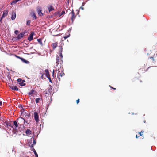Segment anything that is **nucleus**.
Here are the masks:
<instances>
[{
	"mask_svg": "<svg viewBox=\"0 0 157 157\" xmlns=\"http://www.w3.org/2000/svg\"><path fill=\"white\" fill-rule=\"evenodd\" d=\"M25 133L27 136L32 134L31 131L29 129H27L25 131Z\"/></svg>",
	"mask_w": 157,
	"mask_h": 157,
	"instance_id": "nucleus-17",
	"label": "nucleus"
},
{
	"mask_svg": "<svg viewBox=\"0 0 157 157\" xmlns=\"http://www.w3.org/2000/svg\"><path fill=\"white\" fill-rule=\"evenodd\" d=\"M59 13V11H57L54 12L52 14L53 17H56L57 16Z\"/></svg>",
	"mask_w": 157,
	"mask_h": 157,
	"instance_id": "nucleus-29",
	"label": "nucleus"
},
{
	"mask_svg": "<svg viewBox=\"0 0 157 157\" xmlns=\"http://www.w3.org/2000/svg\"><path fill=\"white\" fill-rule=\"evenodd\" d=\"M144 132V131H141L140 132L138 133L140 135V136H141L143 135V134H142Z\"/></svg>",
	"mask_w": 157,
	"mask_h": 157,
	"instance_id": "nucleus-50",
	"label": "nucleus"
},
{
	"mask_svg": "<svg viewBox=\"0 0 157 157\" xmlns=\"http://www.w3.org/2000/svg\"><path fill=\"white\" fill-rule=\"evenodd\" d=\"M63 63V59H61L60 60V68H61V67H63V65H62Z\"/></svg>",
	"mask_w": 157,
	"mask_h": 157,
	"instance_id": "nucleus-38",
	"label": "nucleus"
},
{
	"mask_svg": "<svg viewBox=\"0 0 157 157\" xmlns=\"http://www.w3.org/2000/svg\"><path fill=\"white\" fill-rule=\"evenodd\" d=\"M30 15L32 17L33 20H35L37 19L35 12L33 10H31L30 13Z\"/></svg>",
	"mask_w": 157,
	"mask_h": 157,
	"instance_id": "nucleus-1",
	"label": "nucleus"
},
{
	"mask_svg": "<svg viewBox=\"0 0 157 157\" xmlns=\"http://www.w3.org/2000/svg\"><path fill=\"white\" fill-rule=\"evenodd\" d=\"M8 10L7 9H6L2 11V14L1 16V17L2 18H4L6 17L8 15Z\"/></svg>",
	"mask_w": 157,
	"mask_h": 157,
	"instance_id": "nucleus-8",
	"label": "nucleus"
},
{
	"mask_svg": "<svg viewBox=\"0 0 157 157\" xmlns=\"http://www.w3.org/2000/svg\"><path fill=\"white\" fill-rule=\"evenodd\" d=\"M57 42L52 43V44L53 50H55L56 48L58 46Z\"/></svg>",
	"mask_w": 157,
	"mask_h": 157,
	"instance_id": "nucleus-16",
	"label": "nucleus"
},
{
	"mask_svg": "<svg viewBox=\"0 0 157 157\" xmlns=\"http://www.w3.org/2000/svg\"><path fill=\"white\" fill-rule=\"evenodd\" d=\"M45 72L44 75L46 77L48 78L50 77V74L49 72V70L48 69H46L44 70Z\"/></svg>",
	"mask_w": 157,
	"mask_h": 157,
	"instance_id": "nucleus-12",
	"label": "nucleus"
},
{
	"mask_svg": "<svg viewBox=\"0 0 157 157\" xmlns=\"http://www.w3.org/2000/svg\"><path fill=\"white\" fill-rule=\"evenodd\" d=\"M24 115H25V117H28V119H29V117L31 116V115L30 114H28L27 113L26 114Z\"/></svg>",
	"mask_w": 157,
	"mask_h": 157,
	"instance_id": "nucleus-37",
	"label": "nucleus"
},
{
	"mask_svg": "<svg viewBox=\"0 0 157 157\" xmlns=\"http://www.w3.org/2000/svg\"><path fill=\"white\" fill-rule=\"evenodd\" d=\"M56 62H57V63H58V62L59 63V57L57 55H56Z\"/></svg>",
	"mask_w": 157,
	"mask_h": 157,
	"instance_id": "nucleus-34",
	"label": "nucleus"
},
{
	"mask_svg": "<svg viewBox=\"0 0 157 157\" xmlns=\"http://www.w3.org/2000/svg\"><path fill=\"white\" fill-rule=\"evenodd\" d=\"M22 38L20 35L19 34L17 37H15L16 42L20 40Z\"/></svg>",
	"mask_w": 157,
	"mask_h": 157,
	"instance_id": "nucleus-21",
	"label": "nucleus"
},
{
	"mask_svg": "<svg viewBox=\"0 0 157 157\" xmlns=\"http://www.w3.org/2000/svg\"><path fill=\"white\" fill-rule=\"evenodd\" d=\"M32 129L33 130H34L35 131H36L37 128V127H35L34 126L32 128Z\"/></svg>",
	"mask_w": 157,
	"mask_h": 157,
	"instance_id": "nucleus-59",
	"label": "nucleus"
},
{
	"mask_svg": "<svg viewBox=\"0 0 157 157\" xmlns=\"http://www.w3.org/2000/svg\"><path fill=\"white\" fill-rule=\"evenodd\" d=\"M69 0H67V1L66 2V6H68L69 5Z\"/></svg>",
	"mask_w": 157,
	"mask_h": 157,
	"instance_id": "nucleus-60",
	"label": "nucleus"
},
{
	"mask_svg": "<svg viewBox=\"0 0 157 157\" xmlns=\"http://www.w3.org/2000/svg\"><path fill=\"white\" fill-rule=\"evenodd\" d=\"M16 17V12L13 11L10 18L11 20H14L15 19Z\"/></svg>",
	"mask_w": 157,
	"mask_h": 157,
	"instance_id": "nucleus-11",
	"label": "nucleus"
},
{
	"mask_svg": "<svg viewBox=\"0 0 157 157\" xmlns=\"http://www.w3.org/2000/svg\"><path fill=\"white\" fill-rule=\"evenodd\" d=\"M23 53H24V54H25V55H31V54H34L35 53V52H31L30 53H24V52H23Z\"/></svg>",
	"mask_w": 157,
	"mask_h": 157,
	"instance_id": "nucleus-49",
	"label": "nucleus"
},
{
	"mask_svg": "<svg viewBox=\"0 0 157 157\" xmlns=\"http://www.w3.org/2000/svg\"><path fill=\"white\" fill-rule=\"evenodd\" d=\"M76 11H77V13L76 14V15H78L79 17H80V15H79V13H80V10H78L77 9L76 10Z\"/></svg>",
	"mask_w": 157,
	"mask_h": 157,
	"instance_id": "nucleus-39",
	"label": "nucleus"
},
{
	"mask_svg": "<svg viewBox=\"0 0 157 157\" xmlns=\"http://www.w3.org/2000/svg\"><path fill=\"white\" fill-rule=\"evenodd\" d=\"M52 17H53L52 15H47L46 17V19H49L50 18H52Z\"/></svg>",
	"mask_w": 157,
	"mask_h": 157,
	"instance_id": "nucleus-41",
	"label": "nucleus"
},
{
	"mask_svg": "<svg viewBox=\"0 0 157 157\" xmlns=\"http://www.w3.org/2000/svg\"><path fill=\"white\" fill-rule=\"evenodd\" d=\"M17 134L20 135L21 133V132L20 130H18L17 129Z\"/></svg>",
	"mask_w": 157,
	"mask_h": 157,
	"instance_id": "nucleus-47",
	"label": "nucleus"
},
{
	"mask_svg": "<svg viewBox=\"0 0 157 157\" xmlns=\"http://www.w3.org/2000/svg\"><path fill=\"white\" fill-rule=\"evenodd\" d=\"M35 90L34 89H33L31 90L28 93V94L29 96H30L32 94H34V92H35Z\"/></svg>",
	"mask_w": 157,
	"mask_h": 157,
	"instance_id": "nucleus-20",
	"label": "nucleus"
},
{
	"mask_svg": "<svg viewBox=\"0 0 157 157\" xmlns=\"http://www.w3.org/2000/svg\"><path fill=\"white\" fill-rule=\"evenodd\" d=\"M13 125L11 124V126L10 127H11L12 128L16 130H17V128L18 127V121L17 120V119L16 121H15L13 122Z\"/></svg>",
	"mask_w": 157,
	"mask_h": 157,
	"instance_id": "nucleus-2",
	"label": "nucleus"
},
{
	"mask_svg": "<svg viewBox=\"0 0 157 157\" xmlns=\"http://www.w3.org/2000/svg\"><path fill=\"white\" fill-rule=\"evenodd\" d=\"M59 47L60 48L59 49V53H62V52L63 51V48L62 46L61 45L60 46H59Z\"/></svg>",
	"mask_w": 157,
	"mask_h": 157,
	"instance_id": "nucleus-24",
	"label": "nucleus"
},
{
	"mask_svg": "<svg viewBox=\"0 0 157 157\" xmlns=\"http://www.w3.org/2000/svg\"><path fill=\"white\" fill-rule=\"evenodd\" d=\"M18 107L20 108V109H21L22 110H24V108H23V104H19L18 105Z\"/></svg>",
	"mask_w": 157,
	"mask_h": 157,
	"instance_id": "nucleus-28",
	"label": "nucleus"
},
{
	"mask_svg": "<svg viewBox=\"0 0 157 157\" xmlns=\"http://www.w3.org/2000/svg\"><path fill=\"white\" fill-rule=\"evenodd\" d=\"M22 80V79L21 78H18V79H17V82L18 84L20 83L21 82Z\"/></svg>",
	"mask_w": 157,
	"mask_h": 157,
	"instance_id": "nucleus-43",
	"label": "nucleus"
},
{
	"mask_svg": "<svg viewBox=\"0 0 157 157\" xmlns=\"http://www.w3.org/2000/svg\"><path fill=\"white\" fill-rule=\"evenodd\" d=\"M21 61L22 62L26 64H29L30 63V62L28 60L25 59L23 57L21 59Z\"/></svg>",
	"mask_w": 157,
	"mask_h": 157,
	"instance_id": "nucleus-15",
	"label": "nucleus"
},
{
	"mask_svg": "<svg viewBox=\"0 0 157 157\" xmlns=\"http://www.w3.org/2000/svg\"><path fill=\"white\" fill-rule=\"evenodd\" d=\"M61 13L62 14V15L64 14H65V11L63 10L62 11Z\"/></svg>",
	"mask_w": 157,
	"mask_h": 157,
	"instance_id": "nucleus-61",
	"label": "nucleus"
},
{
	"mask_svg": "<svg viewBox=\"0 0 157 157\" xmlns=\"http://www.w3.org/2000/svg\"><path fill=\"white\" fill-rule=\"evenodd\" d=\"M70 35H71L70 33H68V35H66L65 36H64L63 37V38H64V40H62L61 41H63L64 40H66L68 38L70 37Z\"/></svg>",
	"mask_w": 157,
	"mask_h": 157,
	"instance_id": "nucleus-25",
	"label": "nucleus"
},
{
	"mask_svg": "<svg viewBox=\"0 0 157 157\" xmlns=\"http://www.w3.org/2000/svg\"><path fill=\"white\" fill-rule=\"evenodd\" d=\"M37 41L38 43L40 44L41 46H43V44L42 42V40L41 39L38 38L37 39Z\"/></svg>",
	"mask_w": 157,
	"mask_h": 157,
	"instance_id": "nucleus-23",
	"label": "nucleus"
},
{
	"mask_svg": "<svg viewBox=\"0 0 157 157\" xmlns=\"http://www.w3.org/2000/svg\"><path fill=\"white\" fill-rule=\"evenodd\" d=\"M47 8L49 13H50L51 11L54 10L53 7L51 5H48L47 6Z\"/></svg>",
	"mask_w": 157,
	"mask_h": 157,
	"instance_id": "nucleus-14",
	"label": "nucleus"
},
{
	"mask_svg": "<svg viewBox=\"0 0 157 157\" xmlns=\"http://www.w3.org/2000/svg\"><path fill=\"white\" fill-rule=\"evenodd\" d=\"M20 117L18 118L17 119V121H18V119L20 118V119H21L23 120H24L25 119L22 117H21V115H20Z\"/></svg>",
	"mask_w": 157,
	"mask_h": 157,
	"instance_id": "nucleus-56",
	"label": "nucleus"
},
{
	"mask_svg": "<svg viewBox=\"0 0 157 157\" xmlns=\"http://www.w3.org/2000/svg\"><path fill=\"white\" fill-rule=\"evenodd\" d=\"M33 153H34V154L35 155V157H38V154L37 153L36 151H35V152H34Z\"/></svg>",
	"mask_w": 157,
	"mask_h": 157,
	"instance_id": "nucleus-52",
	"label": "nucleus"
},
{
	"mask_svg": "<svg viewBox=\"0 0 157 157\" xmlns=\"http://www.w3.org/2000/svg\"><path fill=\"white\" fill-rule=\"evenodd\" d=\"M33 144H33L34 145H35L36 143V140L34 139V138L33 139Z\"/></svg>",
	"mask_w": 157,
	"mask_h": 157,
	"instance_id": "nucleus-35",
	"label": "nucleus"
},
{
	"mask_svg": "<svg viewBox=\"0 0 157 157\" xmlns=\"http://www.w3.org/2000/svg\"><path fill=\"white\" fill-rule=\"evenodd\" d=\"M72 27H70L68 30H67V32L66 33V34H67V33H70V32L72 30Z\"/></svg>",
	"mask_w": 157,
	"mask_h": 157,
	"instance_id": "nucleus-45",
	"label": "nucleus"
},
{
	"mask_svg": "<svg viewBox=\"0 0 157 157\" xmlns=\"http://www.w3.org/2000/svg\"><path fill=\"white\" fill-rule=\"evenodd\" d=\"M69 14H72L71 17L70 18V19L72 21V22H71V24L72 25L73 23V22H74V20L75 19V18H76V15H75V13L74 12V10H73V9H72V11H71V12H70L69 13Z\"/></svg>",
	"mask_w": 157,
	"mask_h": 157,
	"instance_id": "nucleus-3",
	"label": "nucleus"
},
{
	"mask_svg": "<svg viewBox=\"0 0 157 157\" xmlns=\"http://www.w3.org/2000/svg\"><path fill=\"white\" fill-rule=\"evenodd\" d=\"M43 121H44V119H42L41 120V122L42 123V128H43V124H44V122H43Z\"/></svg>",
	"mask_w": 157,
	"mask_h": 157,
	"instance_id": "nucleus-57",
	"label": "nucleus"
},
{
	"mask_svg": "<svg viewBox=\"0 0 157 157\" xmlns=\"http://www.w3.org/2000/svg\"><path fill=\"white\" fill-rule=\"evenodd\" d=\"M9 87L13 90H15L16 91H19L20 90V89L17 88L15 86H9Z\"/></svg>",
	"mask_w": 157,
	"mask_h": 157,
	"instance_id": "nucleus-10",
	"label": "nucleus"
},
{
	"mask_svg": "<svg viewBox=\"0 0 157 157\" xmlns=\"http://www.w3.org/2000/svg\"><path fill=\"white\" fill-rule=\"evenodd\" d=\"M10 76H11L10 73V72H7V77H10Z\"/></svg>",
	"mask_w": 157,
	"mask_h": 157,
	"instance_id": "nucleus-63",
	"label": "nucleus"
},
{
	"mask_svg": "<svg viewBox=\"0 0 157 157\" xmlns=\"http://www.w3.org/2000/svg\"><path fill=\"white\" fill-rule=\"evenodd\" d=\"M42 99L41 98H38L35 99V102L36 103H38L39 102V101L40 100H42Z\"/></svg>",
	"mask_w": 157,
	"mask_h": 157,
	"instance_id": "nucleus-32",
	"label": "nucleus"
},
{
	"mask_svg": "<svg viewBox=\"0 0 157 157\" xmlns=\"http://www.w3.org/2000/svg\"><path fill=\"white\" fill-rule=\"evenodd\" d=\"M31 20H28L26 21V25L29 27L31 26L30 23L31 22Z\"/></svg>",
	"mask_w": 157,
	"mask_h": 157,
	"instance_id": "nucleus-22",
	"label": "nucleus"
},
{
	"mask_svg": "<svg viewBox=\"0 0 157 157\" xmlns=\"http://www.w3.org/2000/svg\"><path fill=\"white\" fill-rule=\"evenodd\" d=\"M28 145L31 149L34 148V146L32 144H28Z\"/></svg>",
	"mask_w": 157,
	"mask_h": 157,
	"instance_id": "nucleus-44",
	"label": "nucleus"
},
{
	"mask_svg": "<svg viewBox=\"0 0 157 157\" xmlns=\"http://www.w3.org/2000/svg\"><path fill=\"white\" fill-rule=\"evenodd\" d=\"M27 113V111L26 112H25L24 110H22V111L21 112V116L24 117V115L26 114Z\"/></svg>",
	"mask_w": 157,
	"mask_h": 157,
	"instance_id": "nucleus-30",
	"label": "nucleus"
},
{
	"mask_svg": "<svg viewBox=\"0 0 157 157\" xmlns=\"http://www.w3.org/2000/svg\"><path fill=\"white\" fill-rule=\"evenodd\" d=\"M3 18H2V17H0V25H1L2 23V19H3Z\"/></svg>",
	"mask_w": 157,
	"mask_h": 157,
	"instance_id": "nucleus-58",
	"label": "nucleus"
},
{
	"mask_svg": "<svg viewBox=\"0 0 157 157\" xmlns=\"http://www.w3.org/2000/svg\"><path fill=\"white\" fill-rule=\"evenodd\" d=\"M19 34L20 35L21 37L22 38L25 35V34L23 33L22 32H21Z\"/></svg>",
	"mask_w": 157,
	"mask_h": 157,
	"instance_id": "nucleus-40",
	"label": "nucleus"
},
{
	"mask_svg": "<svg viewBox=\"0 0 157 157\" xmlns=\"http://www.w3.org/2000/svg\"><path fill=\"white\" fill-rule=\"evenodd\" d=\"M14 56L17 58L18 59L21 60L22 58V57H20V56H18L16 54H14Z\"/></svg>",
	"mask_w": 157,
	"mask_h": 157,
	"instance_id": "nucleus-36",
	"label": "nucleus"
},
{
	"mask_svg": "<svg viewBox=\"0 0 157 157\" xmlns=\"http://www.w3.org/2000/svg\"><path fill=\"white\" fill-rule=\"evenodd\" d=\"M62 15V14L60 13V12L59 11V13L57 15H58V16L59 17H61Z\"/></svg>",
	"mask_w": 157,
	"mask_h": 157,
	"instance_id": "nucleus-64",
	"label": "nucleus"
},
{
	"mask_svg": "<svg viewBox=\"0 0 157 157\" xmlns=\"http://www.w3.org/2000/svg\"><path fill=\"white\" fill-rule=\"evenodd\" d=\"M34 136H35V135L34 134L33 136H32L31 139H28L27 140V145H28V144L30 145V144H32V140H33V139L34 138Z\"/></svg>",
	"mask_w": 157,
	"mask_h": 157,
	"instance_id": "nucleus-13",
	"label": "nucleus"
},
{
	"mask_svg": "<svg viewBox=\"0 0 157 157\" xmlns=\"http://www.w3.org/2000/svg\"><path fill=\"white\" fill-rule=\"evenodd\" d=\"M48 92L49 93V94H50V95H51V93L52 92V88H48Z\"/></svg>",
	"mask_w": 157,
	"mask_h": 157,
	"instance_id": "nucleus-33",
	"label": "nucleus"
},
{
	"mask_svg": "<svg viewBox=\"0 0 157 157\" xmlns=\"http://www.w3.org/2000/svg\"><path fill=\"white\" fill-rule=\"evenodd\" d=\"M65 75V73L64 72L60 73V75L61 77H62Z\"/></svg>",
	"mask_w": 157,
	"mask_h": 157,
	"instance_id": "nucleus-54",
	"label": "nucleus"
},
{
	"mask_svg": "<svg viewBox=\"0 0 157 157\" xmlns=\"http://www.w3.org/2000/svg\"><path fill=\"white\" fill-rule=\"evenodd\" d=\"M17 131H16L14 129H13L12 130V132L13 134H17Z\"/></svg>",
	"mask_w": 157,
	"mask_h": 157,
	"instance_id": "nucleus-48",
	"label": "nucleus"
},
{
	"mask_svg": "<svg viewBox=\"0 0 157 157\" xmlns=\"http://www.w3.org/2000/svg\"><path fill=\"white\" fill-rule=\"evenodd\" d=\"M36 34L34 32H32L28 37L27 39L29 42L31 41L33 39V36L35 35Z\"/></svg>",
	"mask_w": 157,
	"mask_h": 157,
	"instance_id": "nucleus-6",
	"label": "nucleus"
},
{
	"mask_svg": "<svg viewBox=\"0 0 157 157\" xmlns=\"http://www.w3.org/2000/svg\"><path fill=\"white\" fill-rule=\"evenodd\" d=\"M76 102L77 104H78L80 102V99H78L77 100H76Z\"/></svg>",
	"mask_w": 157,
	"mask_h": 157,
	"instance_id": "nucleus-62",
	"label": "nucleus"
},
{
	"mask_svg": "<svg viewBox=\"0 0 157 157\" xmlns=\"http://www.w3.org/2000/svg\"><path fill=\"white\" fill-rule=\"evenodd\" d=\"M19 32V31L17 30H15L14 31V33L16 35H17Z\"/></svg>",
	"mask_w": 157,
	"mask_h": 157,
	"instance_id": "nucleus-46",
	"label": "nucleus"
},
{
	"mask_svg": "<svg viewBox=\"0 0 157 157\" xmlns=\"http://www.w3.org/2000/svg\"><path fill=\"white\" fill-rule=\"evenodd\" d=\"M52 97H50V101L49 100V98H48V99L49 100V101H48L47 102V106L46 107V108L45 109H46V111L45 113V114L46 113V112L47 111V110L48 109L49 106L50 105L51 103H52Z\"/></svg>",
	"mask_w": 157,
	"mask_h": 157,
	"instance_id": "nucleus-9",
	"label": "nucleus"
},
{
	"mask_svg": "<svg viewBox=\"0 0 157 157\" xmlns=\"http://www.w3.org/2000/svg\"><path fill=\"white\" fill-rule=\"evenodd\" d=\"M59 56L60 57L61 59H62L63 58L62 53H59Z\"/></svg>",
	"mask_w": 157,
	"mask_h": 157,
	"instance_id": "nucleus-53",
	"label": "nucleus"
},
{
	"mask_svg": "<svg viewBox=\"0 0 157 157\" xmlns=\"http://www.w3.org/2000/svg\"><path fill=\"white\" fill-rule=\"evenodd\" d=\"M8 120H9V119H7L5 121H4V120L3 121V125L7 128H8L9 126L10 127L11 126V124L9 121Z\"/></svg>",
	"mask_w": 157,
	"mask_h": 157,
	"instance_id": "nucleus-7",
	"label": "nucleus"
},
{
	"mask_svg": "<svg viewBox=\"0 0 157 157\" xmlns=\"http://www.w3.org/2000/svg\"><path fill=\"white\" fill-rule=\"evenodd\" d=\"M36 11L39 16H42L44 15V13H42V10L41 7H38L36 9Z\"/></svg>",
	"mask_w": 157,
	"mask_h": 157,
	"instance_id": "nucleus-4",
	"label": "nucleus"
},
{
	"mask_svg": "<svg viewBox=\"0 0 157 157\" xmlns=\"http://www.w3.org/2000/svg\"><path fill=\"white\" fill-rule=\"evenodd\" d=\"M25 119L24 120V124H23L22 125V128H24L25 129V127L24 126V124H25V123H27L28 124H29V125H30V124H29L28 123V122H27V121H28V119Z\"/></svg>",
	"mask_w": 157,
	"mask_h": 157,
	"instance_id": "nucleus-19",
	"label": "nucleus"
},
{
	"mask_svg": "<svg viewBox=\"0 0 157 157\" xmlns=\"http://www.w3.org/2000/svg\"><path fill=\"white\" fill-rule=\"evenodd\" d=\"M156 147L155 146H152L151 147V149L153 151H155L156 149Z\"/></svg>",
	"mask_w": 157,
	"mask_h": 157,
	"instance_id": "nucleus-51",
	"label": "nucleus"
},
{
	"mask_svg": "<svg viewBox=\"0 0 157 157\" xmlns=\"http://www.w3.org/2000/svg\"><path fill=\"white\" fill-rule=\"evenodd\" d=\"M19 84L20 86H25L26 85V84L22 82H21L20 83H19Z\"/></svg>",
	"mask_w": 157,
	"mask_h": 157,
	"instance_id": "nucleus-42",
	"label": "nucleus"
},
{
	"mask_svg": "<svg viewBox=\"0 0 157 157\" xmlns=\"http://www.w3.org/2000/svg\"><path fill=\"white\" fill-rule=\"evenodd\" d=\"M18 2L17 0H14L10 2L11 5H13Z\"/></svg>",
	"mask_w": 157,
	"mask_h": 157,
	"instance_id": "nucleus-27",
	"label": "nucleus"
},
{
	"mask_svg": "<svg viewBox=\"0 0 157 157\" xmlns=\"http://www.w3.org/2000/svg\"><path fill=\"white\" fill-rule=\"evenodd\" d=\"M34 119L35 121L37 122L38 123L40 121L39 119V116L38 114V113L36 111H34L33 112Z\"/></svg>",
	"mask_w": 157,
	"mask_h": 157,
	"instance_id": "nucleus-5",
	"label": "nucleus"
},
{
	"mask_svg": "<svg viewBox=\"0 0 157 157\" xmlns=\"http://www.w3.org/2000/svg\"><path fill=\"white\" fill-rule=\"evenodd\" d=\"M48 78L49 80V82L51 83H52L53 82L51 78L50 77H49Z\"/></svg>",
	"mask_w": 157,
	"mask_h": 157,
	"instance_id": "nucleus-55",
	"label": "nucleus"
},
{
	"mask_svg": "<svg viewBox=\"0 0 157 157\" xmlns=\"http://www.w3.org/2000/svg\"><path fill=\"white\" fill-rule=\"evenodd\" d=\"M9 40H10L12 41H13L14 42H16V40H15V37H12L10 38L9 39L7 40V41H9Z\"/></svg>",
	"mask_w": 157,
	"mask_h": 157,
	"instance_id": "nucleus-26",
	"label": "nucleus"
},
{
	"mask_svg": "<svg viewBox=\"0 0 157 157\" xmlns=\"http://www.w3.org/2000/svg\"><path fill=\"white\" fill-rule=\"evenodd\" d=\"M40 74L41 75L40 76V78L41 79H46V78H44V74H45V73L44 72H43V73L40 72Z\"/></svg>",
	"mask_w": 157,
	"mask_h": 157,
	"instance_id": "nucleus-31",
	"label": "nucleus"
},
{
	"mask_svg": "<svg viewBox=\"0 0 157 157\" xmlns=\"http://www.w3.org/2000/svg\"><path fill=\"white\" fill-rule=\"evenodd\" d=\"M52 76L53 77V78L54 79V80L56 81V84H57V85L58 86H59V82H58L56 78V76H55V77L53 73H52Z\"/></svg>",
	"mask_w": 157,
	"mask_h": 157,
	"instance_id": "nucleus-18",
	"label": "nucleus"
}]
</instances>
